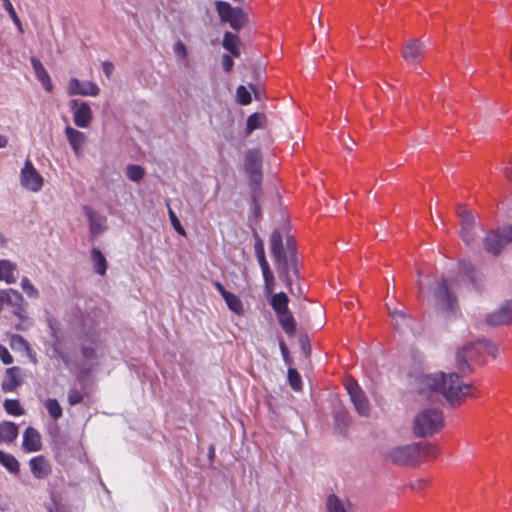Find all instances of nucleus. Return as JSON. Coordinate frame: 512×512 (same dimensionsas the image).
Here are the masks:
<instances>
[{"instance_id":"nucleus-14","label":"nucleus","mask_w":512,"mask_h":512,"mask_svg":"<svg viewBox=\"0 0 512 512\" xmlns=\"http://www.w3.org/2000/svg\"><path fill=\"white\" fill-rule=\"evenodd\" d=\"M486 322L492 326L506 325L512 322V300L507 301L498 311L487 316Z\"/></svg>"},{"instance_id":"nucleus-15","label":"nucleus","mask_w":512,"mask_h":512,"mask_svg":"<svg viewBox=\"0 0 512 512\" xmlns=\"http://www.w3.org/2000/svg\"><path fill=\"white\" fill-rule=\"evenodd\" d=\"M65 135L67 137V140H68L74 154L77 157L82 156L83 150H84V145L87 141L86 135L83 132H81L75 128H72L70 126H67L65 128Z\"/></svg>"},{"instance_id":"nucleus-25","label":"nucleus","mask_w":512,"mask_h":512,"mask_svg":"<svg viewBox=\"0 0 512 512\" xmlns=\"http://www.w3.org/2000/svg\"><path fill=\"white\" fill-rule=\"evenodd\" d=\"M257 260L262 271L265 290L267 293H271L274 290L275 279L269 263L265 255L257 257Z\"/></svg>"},{"instance_id":"nucleus-60","label":"nucleus","mask_w":512,"mask_h":512,"mask_svg":"<svg viewBox=\"0 0 512 512\" xmlns=\"http://www.w3.org/2000/svg\"><path fill=\"white\" fill-rule=\"evenodd\" d=\"M280 349H281L283 356L285 357L288 353V348L284 342H280Z\"/></svg>"},{"instance_id":"nucleus-50","label":"nucleus","mask_w":512,"mask_h":512,"mask_svg":"<svg viewBox=\"0 0 512 512\" xmlns=\"http://www.w3.org/2000/svg\"><path fill=\"white\" fill-rule=\"evenodd\" d=\"M0 358L4 364H11L13 362V357L8 351V349L0 344Z\"/></svg>"},{"instance_id":"nucleus-8","label":"nucleus","mask_w":512,"mask_h":512,"mask_svg":"<svg viewBox=\"0 0 512 512\" xmlns=\"http://www.w3.org/2000/svg\"><path fill=\"white\" fill-rule=\"evenodd\" d=\"M434 305L437 310L448 312L454 311L456 305V298L449 291L447 282L445 279H441L437 282V286L433 291Z\"/></svg>"},{"instance_id":"nucleus-42","label":"nucleus","mask_w":512,"mask_h":512,"mask_svg":"<svg viewBox=\"0 0 512 512\" xmlns=\"http://www.w3.org/2000/svg\"><path fill=\"white\" fill-rule=\"evenodd\" d=\"M21 288L29 298L37 299L39 292L27 277L21 280Z\"/></svg>"},{"instance_id":"nucleus-34","label":"nucleus","mask_w":512,"mask_h":512,"mask_svg":"<svg viewBox=\"0 0 512 512\" xmlns=\"http://www.w3.org/2000/svg\"><path fill=\"white\" fill-rule=\"evenodd\" d=\"M390 316L394 321L395 328L399 331H404L405 328L410 326V318L403 311L391 310Z\"/></svg>"},{"instance_id":"nucleus-54","label":"nucleus","mask_w":512,"mask_h":512,"mask_svg":"<svg viewBox=\"0 0 512 512\" xmlns=\"http://www.w3.org/2000/svg\"><path fill=\"white\" fill-rule=\"evenodd\" d=\"M102 68H103V72H104L105 76H106L107 78H110V77H111V75H112V73H113V71H114V65H113V63H112V62H110V61H104V62L102 63Z\"/></svg>"},{"instance_id":"nucleus-36","label":"nucleus","mask_w":512,"mask_h":512,"mask_svg":"<svg viewBox=\"0 0 512 512\" xmlns=\"http://www.w3.org/2000/svg\"><path fill=\"white\" fill-rule=\"evenodd\" d=\"M45 408L49 415L54 419L58 420L62 417L63 410L57 399L49 398L45 402Z\"/></svg>"},{"instance_id":"nucleus-2","label":"nucleus","mask_w":512,"mask_h":512,"mask_svg":"<svg viewBox=\"0 0 512 512\" xmlns=\"http://www.w3.org/2000/svg\"><path fill=\"white\" fill-rule=\"evenodd\" d=\"M270 250L275 260L277 271L286 286L292 284V276L298 277L297 258L294 248L287 240V251L284 250L282 235L274 230L270 236Z\"/></svg>"},{"instance_id":"nucleus-35","label":"nucleus","mask_w":512,"mask_h":512,"mask_svg":"<svg viewBox=\"0 0 512 512\" xmlns=\"http://www.w3.org/2000/svg\"><path fill=\"white\" fill-rule=\"evenodd\" d=\"M327 512H347L345 503L335 494H330L326 501Z\"/></svg>"},{"instance_id":"nucleus-22","label":"nucleus","mask_w":512,"mask_h":512,"mask_svg":"<svg viewBox=\"0 0 512 512\" xmlns=\"http://www.w3.org/2000/svg\"><path fill=\"white\" fill-rule=\"evenodd\" d=\"M30 62L34 69L36 78L41 82L47 92H51L53 89L51 77L42 62L36 57H31Z\"/></svg>"},{"instance_id":"nucleus-11","label":"nucleus","mask_w":512,"mask_h":512,"mask_svg":"<svg viewBox=\"0 0 512 512\" xmlns=\"http://www.w3.org/2000/svg\"><path fill=\"white\" fill-rule=\"evenodd\" d=\"M70 108L73 114L74 124L80 128H87L93 119L90 105L85 101L73 99L70 101Z\"/></svg>"},{"instance_id":"nucleus-52","label":"nucleus","mask_w":512,"mask_h":512,"mask_svg":"<svg viewBox=\"0 0 512 512\" xmlns=\"http://www.w3.org/2000/svg\"><path fill=\"white\" fill-rule=\"evenodd\" d=\"M223 68L226 72H230L234 65L233 59L229 55H223L222 57Z\"/></svg>"},{"instance_id":"nucleus-33","label":"nucleus","mask_w":512,"mask_h":512,"mask_svg":"<svg viewBox=\"0 0 512 512\" xmlns=\"http://www.w3.org/2000/svg\"><path fill=\"white\" fill-rule=\"evenodd\" d=\"M267 123V118L263 113H253L247 119L246 132L252 133L256 129L264 128Z\"/></svg>"},{"instance_id":"nucleus-27","label":"nucleus","mask_w":512,"mask_h":512,"mask_svg":"<svg viewBox=\"0 0 512 512\" xmlns=\"http://www.w3.org/2000/svg\"><path fill=\"white\" fill-rule=\"evenodd\" d=\"M277 320L287 335H295L296 321L289 309L285 310V312L277 314Z\"/></svg>"},{"instance_id":"nucleus-20","label":"nucleus","mask_w":512,"mask_h":512,"mask_svg":"<svg viewBox=\"0 0 512 512\" xmlns=\"http://www.w3.org/2000/svg\"><path fill=\"white\" fill-rule=\"evenodd\" d=\"M6 302L14 306L13 313L22 321H27L28 317L26 314L25 306L23 305V296L17 291L10 289L6 294Z\"/></svg>"},{"instance_id":"nucleus-64","label":"nucleus","mask_w":512,"mask_h":512,"mask_svg":"<svg viewBox=\"0 0 512 512\" xmlns=\"http://www.w3.org/2000/svg\"><path fill=\"white\" fill-rule=\"evenodd\" d=\"M5 300H6V298H4V297L0 296V311H1V310H2V308H3V303H4V301H5Z\"/></svg>"},{"instance_id":"nucleus-29","label":"nucleus","mask_w":512,"mask_h":512,"mask_svg":"<svg viewBox=\"0 0 512 512\" xmlns=\"http://www.w3.org/2000/svg\"><path fill=\"white\" fill-rule=\"evenodd\" d=\"M16 271V264L9 260H0V280L5 281L8 284L16 282L14 275Z\"/></svg>"},{"instance_id":"nucleus-12","label":"nucleus","mask_w":512,"mask_h":512,"mask_svg":"<svg viewBox=\"0 0 512 512\" xmlns=\"http://www.w3.org/2000/svg\"><path fill=\"white\" fill-rule=\"evenodd\" d=\"M475 351V344L469 343L456 352V367L462 376L472 373V366L469 364V360L473 358Z\"/></svg>"},{"instance_id":"nucleus-62","label":"nucleus","mask_w":512,"mask_h":512,"mask_svg":"<svg viewBox=\"0 0 512 512\" xmlns=\"http://www.w3.org/2000/svg\"><path fill=\"white\" fill-rule=\"evenodd\" d=\"M25 322H26V321H22V320H21V322H20V323H18V324H16V325H15L16 329H17V330H25V329L27 328V326H25V325H24V324H25Z\"/></svg>"},{"instance_id":"nucleus-41","label":"nucleus","mask_w":512,"mask_h":512,"mask_svg":"<svg viewBox=\"0 0 512 512\" xmlns=\"http://www.w3.org/2000/svg\"><path fill=\"white\" fill-rule=\"evenodd\" d=\"M288 381L291 388L295 391H299L302 388V379L298 371L294 368L288 369Z\"/></svg>"},{"instance_id":"nucleus-9","label":"nucleus","mask_w":512,"mask_h":512,"mask_svg":"<svg viewBox=\"0 0 512 512\" xmlns=\"http://www.w3.org/2000/svg\"><path fill=\"white\" fill-rule=\"evenodd\" d=\"M21 185L32 192H39L44 184V179L35 169L30 159H27L20 172Z\"/></svg>"},{"instance_id":"nucleus-4","label":"nucleus","mask_w":512,"mask_h":512,"mask_svg":"<svg viewBox=\"0 0 512 512\" xmlns=\"http://www.w3.org/2000/svg\"><path fill=\"white\" fill-rule=\"evenodd\" d=\"M443 427V413L437 408L423 409L415 416L413 421V433L417 437L432 436Z\"/></svg>"},{"instance_id":"nucleus-1","label":"nucleus","mask_w":512,"mask_h":512,"mask_svg":"<svg viewBox=\"0 0 512 512\" xmlns=\"http://www.w3.org/2000/svg\"><path fill=\"white\" fill-rule=\"evenodd\" d=\"M419 393H440L452 406L460 405L467 397H476L472 383H465L458 373L423 375L419 379Z\"/></svg>"},{"instance_id":"nucleus-13","label":"nucleus","mask_w":512,"mask_h":512,"mask_svg":"<svg viewBox=\"0 0 512 512\" xmlns=\"http://www.w3.org/2000/svg\"><path fill=\"white\" fill-rule=\"evenodd\" d=\"M99 87L92 81L82 82L77 78H71L68 83L69 95L97 96Z\"/></svg>"},{"instance_id":"nucleus-23","label":"nucleus","mask_w":512,"mask_h":512,"mask_svg":"<svg viewBox=\"0 0 512 512\" xmlns=\"http://www.w3.org/2000/svg\"><path fill=\"white\" fill-rule=\"evenodd\" d=\"M19 434L18 426L11 421H3L0 423V443L11 444Z\"/></svg>"},{"instance_id":"nucleus-46","label":"nucleus","mask_w":512,"mask_h":512,"mask_svg":"<svg viewBox=\"0 0 512 512\" xmlns=\"http://www.w3.org/2000/svg\"><path fill=\"white\" fill-rule=\"evenodd\" d=\"M81 354L87 360L95 359L98 357L96 349L94 347H92L91 345L82 344L81 345Z\"/></svg>"},{"instance_id":"nucleus-40","label":"nucleus","mask_w":512,"mask_h":512,"mask_svg":"<svg viewBox=\"0 0 512 512\" xmlns=\"http://www.w3.org/2000/svg\"><path fill=\"white\" fill-rule=\"evenodd\" d=\"M473 344H475V349L477 347H482L487 354L493 357H496L498 353V346L494 342L488 341L486 339L478 340Z\"/></svg>"},{"instance_id":"nucleus-24","label":"nucleus","mask_w":512,"mask_h":512,"mask_svg":"<svg viewBox=\"0 0 512 512\" xmlns=\"http://www.w3.org/2000/svg\"><path fill=\"white\" fill-rule=\"evenodd\" d=\"M257 260L262 271L265 290L267 293H271L274 290L275 279L269 263L265 255L257 257Z\"/></svg>"},{"instance_id":"nucleus-38","label":"nucleus","mask_w":512,"mask_h":512,"mask_svg":"<svg viewBox=\"0 0 512 512\" xmlns=\"http://www.w3.org/2000/svg\"><path fill=\"white\" fill-rule=\"evenodd\" d=\"M4 409L8 414L13 416H21L24 414V409L17 399H6L4 401Z\"/></svg>"},{"instance_id":"nucleus-57","label":"nucleus","mask_w":512,"mask_h":512,"mask_svg":"<svg viewBox=\"0 0 512 512\" xmlns=\"http://www.w3.org/2000/svg\"><path fill=\"white\" fill-rule=\"evenodd\" d=\"M12 341L13 342H18L22 345H25L26 347H28V342L21 336V335H14L12 337Z\"/></svg>"},{"instance_id":"nucleus-48","label":"nucleus","mask_w":512,"mask_h":512,"mask_svg":"<svg viewBox=\"0 0 512 512\" xmlns=\"http://www.w3.org/2000/svg\"><path fill=\"white\" fill-rule=\"evenodd\" d=\"M254 251L256 258L265 255L264 243L259 235H255Z\"/></svg>"},{"instance_id":"nucleus-21","label":"nucleus","mask_w":512,"mask_h":512,"mask_svg":"<svg viewBox=\"0 0 512 512\" xmlns=\"http://www.w3.org/2000/svg\"><path fill=\"white\" fill-rule=\"evenodd\" d=\"M424 52V45L418 40H410L404 46L402 56L408 63L420 61Z\"/></svg>"},{"instance_id":"nucleus-59","label":"nucleus","mask_w":512,"mask_h":512,"mask_svg":"<svg viewBox=\"0 0 512 512\" xmlns=\"http://www.w3.org/2000/svg\"><path fill=\"white\" fill-rule=\"evenodd\" d=\"M417 284H418V293H419V295H421L423 292L422 283H421V272H418Z\"/></svg>"},{"instance_id":"nucleus-3","label":"nucleus","mask_w":512,"mask_h":512,"mask_svg":"<svg viewBox=\"0 0 512 512\" xmlns=\"http://www.w3.org/2000/svg\"><path fill=\"white\" fill-rule=\"evenodd\" d=\"M437 454L438 448L430 443H412L392 448L386 458L398 466H415L434 459Z\"/></svg>"},{"instance_id":"nucleus-45","label":"nucleus","mask_w":512,"mask_h":512,"mask_svg":"<svg viewBox=\"0 0 512 512\" xmlns=\"http://www.w3.org/2000/svg\"><path fill=\"white\" fill-rule=\"evenodd\" d=\"M68 403L71 406L81 403L84 399V395L76 388H70L68 391Z\"/></svg>"},{"instance_id":"nucleus-43","label":"nucleus","mask_w":512,"mask_h":512,"mask_svg":"<svg viewBox=\"0 0 512 512\" xmlns=\"http://www.w3.org/2000/svg\"><path fill=\"white\" fill-rule=\"evenodd\" d=\"M3 6L5 8V10L8 12L9 16L11 17L12 21L14 22V24L18 27V29L22 32L23 29H22V24H21V21L12 5V3L10 2V0H6L3 2Z\"/></svg>"},{"instance_id":"nucleus-18","label":"nucleus","mask_w":512,"mask_h":512,"mask_svg":"<svg viewBox=\"0 0 512 512\" xmlns=\"http://www.w3.org/2000/svg\"><path fill=\"white\" fill-rule=\"evenodd\" d=\"M84 211L92 234L99 235L107 229V218L105 216L100 215L89 206H85Z\"/></svg>"},{"instance_id":"nucleus-44","label":"nucleus","mask_w":512,"mask_h":512,"mask_svg":"<svg viewBox=\"0 0 512 512\" xmlns=\"http://www.w3.org/2000/svg\"><path fill=\"white\" fill-rule=\"evenodd\" d=\"M236 95H237V100L241 105H248L252 101L250 92L243 85H240L237 88Z\"/></svg>"},{"instance_id":"nucleus-19","label":"nucleus","mask_w":512,"mask_h":512,"mask_svg":"<svg viewBox=\"0 0 512 512\" xmlns=\"http://www.w3.org/2000/svg\"><path fill=\"white\" fill-rule=\"evenodd\" d=\"M23 449L26 452H37L42 448L41 436L33 427H27L23 433Z\"/></svg>"},{"instance_id":"nucleus-5","label":"nucleus","mask_w":512,"mask_h":512,"mask_svg":"<svg viewBox=\"0 0 512 512\" xmlns=\"http://www.w3.org/2000/svg\"><path fill=\"white\" fill-rule=\"evenodd\" d=\"M482 242L488 253L499 255L502 249L512 242V225L488 231Z\"/></svg>"},{"instance_id":"nucleus-26","label":"nucleus","mask_w":512,"mask_h":512,"mask_svg":"<svg viewBox=\"0 0 512 512\" xmlns=\"http://www.w3.org/2000/svg\"><path fill=\"white\" fill-rule=\"evenodd\" d=\"M18 374V367H10L6 370L5 379L2 382L3 391L12 392L21 384V379Z\"/></svg>"},{"instance_id":"nucleus-58","label":"nucleus","mask_w":512,"mask_h":512,"mask_svg":"<svg viewBox=\"0 0 512 512\" xmlns=\"http://www.w3.org/2000/svg\"><path fill=\"white\" fill-rule=\"evenodd\" d=\"M8 144V138L4 135H0V148L6 147Z\"/></svg>"},{"instance_id":"nucleus-53","label":"nucleus","mask_w":512,"mask_h":512,"mask_svg":"<svg viewBox=\"0 0 512 512\" xmlns=\"http://www.w3.org/2000/svg\"><path fill=\"white\" fill-rule=\"evenodd\" d=\"M460 269L466 274L467 277H469L472 280V273L474 272V268L470 263L461 262Z\"/></svg>"},{"instance_id":"nucleus-63","label":"nucleus","mask_w":512,"mask_h":512,"mask_svg":"<svg viewBox=\"0 0 512 512\" xmlns=\"http://www.w3.org/2000/svg\"><path fill=\"white\" fill-rule=\"evenodd\" d=\"M252 201H253V205H254V208H255V212L258 214L259 211H260L259 204L257 203L255 197H253Z\"/></svg>"},{"instance_id":"nucleus-10","label":"nucleus","mask_w":512,"mask_h":512,"mask_svg":"<svg viewBox=\"0 0 512 512\" xmlns=\"http://www.w3.org/2000/svg\"><path fill=\"white\" fill-rule=\"evenodd\" d=\"M346 390L359 415L367 417L370 414V404L364 391L356 381H349Z\"/></svg>"},{"instance_id":"nucleus-16","label":"nucleus","mask_w":512,"mask_h":512,"mask_svg":"<svg viewBox=\"0 0 512 512\" xmlns=\"http://www.w3.org/2000/svg\"><path fill=\"white\" fill-rule=\"evenodd\" d=\"M214 287L221 294L225 303L227 304L228 308L231 311H233L237 315H243V303L236 294L227 291L219 281L214 282Z\"/></svg>"},{"instance_id":"nucleus-6","label":"nucleus","mask_w":512,"mask_h":512,"mask_svg":"<svg viewBox=\"0 0 512 512\" xmlns=\"http://www.w3.org/2000/svg\"><path fill=\"white\" fill-rule=\"evenodd\" d=\"M216 10L221 21L228 22L234 30H240L247 22L246 14L240 8H233L228 2L217 1Z\"/></svg>"},{"instance_id":"nucleus-39","label":"nucleus","mask_w":512,"mask_h":512,"mask_svg":"<svg viewBox=\"0 0 512 512\" xmlns=\"http://www.w3.org/2000/svg\"><path fill=\"white\" fill-rule=\"evenodd\" d=\"M457 214L461 217V228H474L475 218L470 211H466L459 206L457 208Z\"/></svg>"},{"instance_id":"nucleus-17","label":"nucleus","mask_w":512,"mask_h":512,"mask_svg":"<svg viewBox=\"0 0 512 512\" xmlns=\"http://www.w3.org/2000/svg\"><path fill=\"white\" fill-rule=\"evenodd\" d=\"M29 466L32 475L36 479H45L52 472L48 459L43 455L32 457L29 460Z\"/></svg>"},{"instance_id":"nucleus-61","label":"nucleus","mask_w":512,"mask_h":512,"mask_svg":"<svg viewBox=\"0 0 512 512\" xmlns=\"http://www.w3.org/2000/svg\"><path fill=\"white\" fill-rule=\"evenodd\" d=\"M88 340H90L92 343H96L98 341V335L96 332L92 333L89 337H88Z\"/></svg>"},{"instance_id":"nucleus-7","label":"nucleus","mask_w":512,"mask_h":512,"mask_svg":"<svg viewBox=\"0 0 512 512\" xmlns=\"http://www.w3.org/2000/svg\"><path fill=\"white\" fill-rule=\"evenodd\" d=\"M262 155L259 150H248L244 159V169L252 185L259 187L262 181Z\"/></svg>"},{"instance_id":"nucleus-56","label":"nucleus","mask_w":512,"mask_h":512,"mask_svg":"<svg viewBox=\"0 0 512 512\" xmlns=\"http://www.w3.org/2000/svg\"><path fill=\"white\" fill-rule=\"evenodd\" d=\"M505 176L508 180L512 181V160L509 163V166L504 168Z\"/></svg>"},{"instance_id":"nucleus-49","label":"nucleus","mask_w":512,"mask_h":512,"mask_svg":"<svg viewBox=\"0 0 512 512\" xmlns=\"http://www.w3.org/2000/svg\"><path fill=\"white\" fill-rule=\"evenodd\" d=\"M169 214H170V219H171V222H172V225H173L174 229L179 234L185 235V230L182 227V225H181L180 221L178 220V218L176 217L175 213L172 210H170Z\"/></svg>"},{"instance_id":"nucleus-30","label":"nucleus","mask_w":512,"mask_h":512,"mask_svg":"<svg viewBox=\"0 0 512 512\" xmlns=\"http://www.w3.org/2000/svg\"><path fill=\"white\" fill-rule=\"evenodd\" d=\"M223 47L228 50L234 57L240 56V42L237 35L226 32L223 37Z\"/></svg>"},{"instance_id":"nucleus-55","label":"nucleus","mask_w":512,"mask_h":512,"mask_svg":"<svg viewBox=\"0 0 512 512\" xmlns=\"http://www.w3.org/2000/svg\"><path fill=\"white\" fill-rule=\"evenodd\" d=\"M92 371V368L91 367H84V368H81L77 374V379L82 382L84 381L88 376L89 374L91 373Z\"/></svg>"},{"instance_id":"nucleus-28","label":"nucleus","mask_w":512,"mask_h":512,"mask_svg":"<svg viewBox=\"0 0 512 512\" xmlns=\"http://www.w3.org/2000/svg\"><path fill=\"white\" fill-rule=\"evenodd\" d=\"M91 259L93 261L94 272L104 276L107 271V260L101 250L93 247L91 249Z\"/></svg>"},{"instance_id":"nucleus-31","label":"nucleus","mask_w":512,"mask_h":512,"mask_svg":"<svg viewBox=\"0 0 512 512\" xmlns=\"http://www.w3.org/2000/svg\"><path fill=\"white\" fill-rule=\"evenodd\" d=\"M0 464L12 474H18L20 472V463L16 457L2 450H0Z\"/></svg>"},{"instance_id":"nucleus-32","label":"nucleus","mask_w":512,"mask_h":512,"mask_svg":"<svg viewBox=\"0 0 512 512\" xmlns=\"http://www.w3.org/2000/svg\"><path fill=\"white\" fill-rule=\"evenodd\" d=\"M288 304L289 298L284 292L274 294L270 300V305L272 309L275 311L276 315L285 312V310L289 309Z\"/></svg>"},{"instance_id":"nucleus-47","label":"nucleus","mask_w":512,"mask_h":512,"mask_svg":"<svg viewBox=\"0 0 512 512\" xmlns=\"http://www.w3.org/2000/svg\"><path fill=\"white\" fill-rule=\"evenodd\" d=\"M460 237L467 245H470L474 241L473 228H461Z\"/></svg>"},{"instance_id":"nucleus-51","label":"nucleus","mask_w":512,"mask_h":512,"mask_svg":"<svg viewBox=\"0 0 512 512\" xmlns=\"http://www.w3.org/2000/svg\"><path fill=\"white\" fill-rule=\"evenodd\" d=\"M174 51L179 57L183 59L187 57L186 46L181 41H178L175 44Z\"/></svg>"},{"instance_id":"nucleus-37","label":"nucleus","mask_w":512,"mask_h":512,"mask_svg":"<svg viewBox=\"0 0 512 512\" xmlns=\"http://www.w3.org/2000/svg\"><path fill=\"white\" fill-rule=\"evenodd\" d=\"M145 175V170L140 165L131 164L126 167V176L133 182L140 181Z\"/></svg>"}]
</instances>
